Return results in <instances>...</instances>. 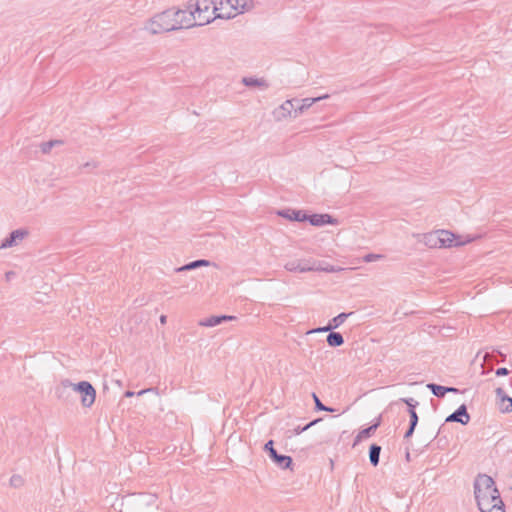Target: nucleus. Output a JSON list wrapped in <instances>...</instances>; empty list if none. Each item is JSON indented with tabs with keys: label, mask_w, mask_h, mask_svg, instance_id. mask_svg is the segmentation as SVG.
<instances>
[{
	"label": "nucleus",
	"mask_w": 512,
	"mask_h": 512,
	"mask_svg": "<svg viewBox=\"0 0 512 512\" xmlns=\"http://www.w3.org/2000/svg\"><path fill=\"white\" fill-rule=\"evenodd\" d=\"M381 450V446L375 443L369 447V460L374 467L379 464Z\"/></svg>",
	"instance_id": "22"
},
{
	"label": "nucleus",
	"mask_w": 512,
	"mask_h": 512,
	"mask_svg": "<svg viewBox=\"0 0 512 512\" xmlns=\"http://www.w3.org/2000/svg\"><path fill=\"white\" fill-rule=\"evenodd\" d=\"M495 394H496L497 399L499 400V402H498L499 410L502 413H510V412H512V398L509 397L505 393L503 388H501V387L496 388Z\"/></svg>",
	"instance_id": "12"
},
{
	"label": "nucleus",
	"mask_w": 512,
	"mask_h": 512,
	"mask_svg": "<svg viewBox=\"0 0 512 512\" xmlns=\"http://www.w3.org/2000/svg\"><path fill=\"white\" fill-rule=\"evenodd\" d=\"M178 13L175 12V8L158 13L145 24L144 29L153 35L179 30L177 25L182 23L177 22Z\"/></svg>",
	"instance_id": "2"
},
{
	"label": "nucleus",
	"mask_w": 512,
	"mask_h": 512,
	"mask_svg": "<svg viewBox=\"0 0 512 512\" xmlns=\"http://www.w3.org/2000/svg\"><path fill=\"white\" fill-rule=\"evenodd\" d=\"M211 265V262L206 259H198L192 262H189L181 267H178L175 269L176 272H184V271H190L194 270L200 267H208Z\"/></svg>",
	"instance_id": "19"
},
{
	"label": "nucleus",
	"mask_w": 512,
	"mask_h": 512,
	"mask_svg": "<svg viewBox=\"0 0 512 512\" xmlns=\"http://www.w3.org/2000/svg\"><path fill=\"white\" fill-rule=\"evenodd\" d=\"M329 96L328 95H323V96H320V97H315V98H304V99H301L299 100V103H296V110H295V115H294V118L298 117L299 115H301L302 113H304L307 109H309L315 102H318L322 99H326L328 98Z\"/></svg>",
	"instance_id": "14"
},
{
	"label": "nucleus",
	"mask_w": 512,
	"mask_h": 512,
	"mask_svg": "<svg viewBox=\"0 0 512 512\" xmlns=\"http://www.w3.org/2000/svg\"><path fill=\"white\" fill-rule=\"evenodd\" d=\"M296 103H299V99H290L282 103L280 107L274 112L276 119L282 120L287 117L294 118Z\"/></svg>",
	"instance_id": "8"
},
{
	"label": "nucleus",
	"mask_w": 512,
	"mask_h": 512,
	"mask_svg": "<svg viewBox=\"0 0 512 512\" xmlns=\"http://www.w3.org/2000/svg\"><path fill=\"white\" fill-rule=\"evenodd\" d=\"M134 394L135 393L133 391H126L125 392V397H132V396H134Z\"/></svg>",
	"instance_id": "43"
},
{
	"label": "nucleus",
	"mask_w": 512,
	"mask_h": 512,
	"mask_svg": "<svg viewBox=\"0 0 512 512\" xmlns=\"http://www.w3.org/2000/svg\"><path fill=\"white\" fill-rule=\"evenodd\" d=\"M400 401L404 402L408 409H414L419 405V402L413 398H401Z\"/></svg>",
	"instance_id": "31"
},
{
	"label": "nucleus",
	"mask_w": 512,
	"mask_h": 512,
	"mask_svg": "<svg viewBox=\"0 0 512 512\" xmlns=\"http://www.w3.org/2000/svg\"><path fill=\"white\" fill-rule=\"evenodd\" d=\"M284 268L289 272H308L318 269L316 262L311 263L310 260H292L284 265Z\"/></svg>",
	"instance_id": "7"
},
{
	"label": "nucleus",
	"mask_w": 512,
	"mask_h": 512,
	"mask_svg": "<svg viewBox=\"0 0 512 512\" xmlns=\"http://www.w3.org/2000/svg\"><path fill=\"white\" fill-rule=\"evenodd\" d=\"M28 232L26 230L17 229L10 233V235L2 242L0 249L12 247L17 244V241L22 240Z\"/></svg>",
	"instance_id": "15"
},
{
	"label": "nucleus",
	"mask_w": 512,
	"mask_h": 512,
	"mask_svg": "<svg viewBox=\"0 0 512 512\" xmlns=\"http://www.w3.org/2000/svg\"><path fill=\"white\" fill-rule=\"evenodd\" d=\"M175 12H179L177 14V22H181L182 24L178 25L179 29L183 28H191L194 26H199L197 23V19L195 18V14L192 9H189V11L181 10V9H175Z\"/></svg>",
	"instance_id": "9"
},
{
	"label": "nucleus",
	"mask_w": 512,
	"mask_h": 512,
	"mask_svg": "<svg viewBox=\"0 0 512 512\" xmlns=\"http://www.w3.org/2000/svg\"><path fill=\"white\" fill-rule=\"evenodd\" d=\"M16 276V273L14 271H8L5 273V279L6 281H11Z\"/></svg>",
	"instance_id": "38"
},
{
	"label": "nucleus",
	"mask_w": 512,
	"mask_h": 512,
	"mask_svg": "<svg viewBox=\"0 0 512 512\" xmlns=\"http://www.w3.org/2000/svg\"><path fill=\"white\" fill-rule=\"evenodd\" d=\"M438 235L440 237V243H439L440 248L458 246L463 243L471 241V239H468L465 242L457 241L456 235L447 230H438Z\"/></svg>",
	"instance_id": "10"
},
{
	"label": "nucleus",
	"mask_w": 512,
	"mask_h": 512,
	"mask_svg": "<svg viewBox=\"0 0 512 512\" xmlns=\"http://www.w3.org/2000/svg\"><path fill=\"white\" fill-rule=\"evenodd\" d=\"M427 388L432 392V394L438 398H443L446 393H448V389L445 386H441L435 383L427 384Z\"/></svg>",
	"instance_id": "25"
},
{
	"label": "nucleus",
	"mask_w": 512,
	"mask_h": 512,
	"mask_svg": "<svg viewBox=\"0 0 512 512\" xmlns=\"http://www.w3.org/2000/svg\"><path fill=\"white\" fill-rule=\"evenodd\" d=\"M264 451L268 453L270 459L282 469H290L292 466V458L287 455L278 454L274 448L273 440H269L264 445Z\"/></svg>",
	"instance_id": "6"
},
{
	"label": "nucleus",
	"mask_w": 512,
	"mask_h": 512,
	"mask_svg": "<svg viewBox=\"0 0 512 512\" xmlns=\"http://www.w3.org/2000/svg\"><path fill=\"white\" fill-rule=\"evenodd\" d=\"M234 318H235L234 316H226V315L211 316L209 318L201 320L199 324L204 327H214V326L221 324L224 321L232 320Z\"/></svg>",
	"instance_id": "20"
},
{
	"label": "nucleus",
	"mask_w": 512,
	"mask_h": 512,
	"mask_svg": "<svg viewBox=\"0 0 512 512\" xmlns=\"http://www.w3.org/2000/svg\"><path fill=\"white\" fill-rule=\"evenodd\" d=\"M153 390H154L153 388L143 389V390L139 391L137 394L140 396V395H143V394L153 391Z\"/></svg>",
	"instance_id": "40"
},
{
	"label": "nucleus",
	"mask_w": 512,
	"mask_h": 512,
	"mask_svg": "<svg viewBox=\"0 0 512 512\" xmlns=\"http://www.w3.org/2000/svg\"><path fill=\"white\" fill-rule=\"evenodd\" d=\"M61 385L62 391L58 395L59 398L63 396L66 389L71 388L74 392L80 394L81 404L83 407L89 408L94 404L96 398V390L90 382L80 381L79 383L74 384L66 379L61 382Z\"/></svg>",
	"instance_id": "4"
},
{
	"label": "nucleus",
	"mask_w": 512,
	"mask_h": 512,
	"mask_svg": "<svg viewBox=\"0 0 512 512\" xmlns=\"http://www.w3.org/2000/svg\"><path fill=\"white\" fill-rule=\"evenodd\" d=\"M316 267L318 269H316L315 271H324V272H329V273H334V272L338 271V269L336 267H334L333 265H326V266L316 265Z\"/></svg>",
	"instance_id": "33"
},
{
	"label": "nucleus",
	"mask_w": 512,
	"mask_h": 512,
	"mask_svg": "<svg viewBox=\"0 0 512 512\" xmlns=\"http://www.w3.org/2000/svg\"><path fill=\"white\" fill-rule=\"evenodd\" d=\"M474 494L481 512H505V505L492 477L480 474L474 481Z\"/></svg>",
	"instance_id": "1"
},
{
	"label": "nucleus",
	"mask_w": 512,
	"mask_h": 512,
	"mask_svg": "<svg viewBox=\"0 0 512 512\" xmlns=\"http://www.w3.org/2000/svg\"><path fill=\"white\" fill-rule=\"evenodd\" d=\"M322 420V418H318V419H315L313 421H311L310 423H308L307 425L301 427V426H297L293 429V433L294 435H299L301 434L302 432L308 430L310 427L314 426L315 424H317L318 422H320Z\"/></svg>",
	"instance_id": "28"
},
{
	"label": "nucleus",
	"mask_w": 512,
	"mask_h": 512,
	"mask_svg": "<svg viewBox=\"0 0 512 512\" xmlns=\"http://www.w3.org/2000/svg\"><path fill=\"white\" fill-rule=\"evenodd\" d=\"M416 427L410 426L408 427L407 431L404 434V439H409L412 437Z\"/></svg>",
	"instance_id": "37"
},
{
	"label": "nucleus",
	"mask_w": 512,
	"mask_h": 512,
	"mask_svg": "<svg viewBox=\"0 0 512 512\" xmlns=\"http://www.w3.org/2000/svg\"><path fill=\"white\" fill-rule=\"evenodd\" d=\"M446 389H448V392H453V393H458L459 390L455 387H446Z\"/></svg>",
	"instance_id": "42"
},
{
	"label": "nucleus",
	"mask_w": 512,
	"mask_h": 512,
	"mask_svg": "<svg viewBox=\"0 0 512 512\" xmlns=\"http://www.w3.org/2000/svg\"><path fill=\"white\" fill-rule=\"evenodd\" d=\"M218 7L217 0H190L188 3V9L193 10L199 26L209 24L217 19Z\"/></svg>",
	"instance_id": "3"
},
{
	"label": "nucleus",
	"mask_w": 512,
	"mask_h": 512,
	"mask_svg": "<svg viewBox=\"0 0 512 512\" xmlns=\"http://www.w3.org/2000/svg\"><path fill=\"white\" fill-rule=\"evenodd\" d=\"M242 83L248 87H262L264 89L268 88V83L263 78H254V77H244L242 79Z\"/></svg>",
	"instance_id": "23"
},
{
	"label": "nucleus",
	"mask_w": 512,
	"mask_h": 512,
	"mask_svg": "<svg viewBox=\"0 0 512 512\" xmlns=\"http://www.w3.org/2000/svg\"><path fill=\"white\" fill-rule=\"evenodd\" d=\"M381 424V417H378L372 425L361 430L355 437L353 446L357 445L362 439L369 438Z\"/></svg>",
	"instance_id": "18"
},
{
	"label": "nucleus",
	"mask_w": 512,
	"mask_h": 512,
	"mask_svg": "<svg viewBox=\"0 0 512 512\" xmlns=\"http://www.w3.org/2000/svg\"><path fill=\"white\" fill-rule=\"evenodd\" d=\"M497 376H506L509 374V370L505 367L498 368L495 372Z\"/></svg>",
	"instance_id": "36"
},
{
	"label": "nucleus",
	"mask_w": 512,
	"mask_h": 512,
	"mask_svg": "<svg viewBox=\"0 0 512 512\" xmlns=\"http://www.w3.org/2000/svg\"><path fill=\"white\" fill-rule=\"evenodd\" d=\"M352 315V313H345V312H342L340 314H338L337 316H335L334 318H332L329 322H328V328L327 329H331V330H334L336 328H338L339 326H341L345 320L350 316Z\"/></svg>",
	"instance_id": "24"
},
{
	"label": "nucleus",
	"mask_w": 512,
	"mask_h": 512,
	"mask_svg": "<svg viewBox=\"0 0 512 512\" xmlns=\"http://www.w3.org/2000/svg\"><path fill=\"white\" fill-rule=\"evenodd\" d=\"M306 221H308L313 226H324L326 224H336L337 220L333 218L329 214H312L307 215Z\"/></svg>",
	"instance_id": "13"
},
{
	"label": "nucleus",
	"mask_w": 512,
	"mask_h": 512,
	"mask_svg": "<svg viewBox=\"0 0 512 512\" xmlns=\"http://www.w3.org/2000/svg\"><path fill=\"white\" fill-rule=\"evenodd\" d=\"M383 258V255L381 254H373V253H370V254H367L363 257V260L364 262L366 263H370V262H374V261H377L379 259Z\"/></svg>",
	"instance_id": "32"
},
{
	"label": "nucleus",
	"mask_w": 512,
	"mask_h": 512,
	"mask_svg": "<svg viewBox=\"0 0 512 512\" xmlns=\"http://www.w3.org/2000/svg\"><path fill=\"white\" fill-rule=\"evenodd\" d=\"M219 19H230L252 7V0H217Z\"/></svg>",
	"instance_id": "5"
},
{
	"label": "nucleus",
	"mask_w": 512,
	"mask_h": 512,
	"mask_svg": "<svg viewBox=\"0 0 512 512\" xmlns=\"http://www.w3.org/2000/svg\"><path fill=\"white\" fill-rule=\"evenodd\" d=\"M21 482H22V479H21V477H20V476H16V475H14V476H12V477H11V479H10V483H11V485H12V486H15V487H16V486H18V485H20V484H21Z\"/></svg>",
	"instance_id": "35"
},
{
	"label": "nucleus",
	"mask_w": 512,
	"mask_h": 512,
	"mask_svg": "<svg viewBox=\"0 0 512 512\" xmlns=\"http://www.w3.org/2000/svg\"><path fill=\"white\" fill-rule=\"evenodd\" d=\"M328 328V324L324 327H318V328H314L310 331H308V334H312V333H324V332H329L331 331V329H327Z\"/></svg>",
	"instance_id": "34"
},
{
	"label": "nucleus",
	"mask_w": 512,
	"mask_h": 512,
	"mask_svg": "<svg viewBox=\"0 0 512 512\" xmlns=\"http://www.w3.org/2000/svg\"><path fill=\"white\" fill-rule=\"evenodd\" d=\"M159 320H160V323L164 325L167 322V316L161 315Z\"/></svg>",
	"instance_id": "41"
},
{
	"label": "nucleus",
	"mask_w": 512,
	"mask_h": 512,
	"mask_svg": "<svg viewBox=\"0 0 512 512\" xmlns=\"http://www.w3.org/2000/svg\"><path fill=\"white\" fill-rule=\"evenodd\" d=\"M408 413H409V417H410L409 425L416 427L418 424V420H419L416 410L408 409Z\"/></svg>",
	"instance_id": "30"
},
{
	"label": "nucleus",
	"mask_w": 512,
	"mask_h": 512,
	"mask_svg": "<svg viewBox=\"0 0 512 512\" xmlns=\"http://www.w3.org/2000/svg\"><path fill=\"white\" fill-rule=\"evenodd\" d=\"M84 168H96L97 165L94 162H87L83 165Z\"/></svg>",
	"instance_id": "39"
},
{
	"label": "nucleus",
	"mask_w": 512,
	"mask_h": 512,
	"mask_svg": "<svg viewBox=\"0 0 512 512\" xmlns=\"http://www.w3.org/2000/svg\"><path fill=\"white\" fill-rule=\"evenodd\" d=\"M156 496L153 494H140V503L146 504V505H155L156 503Z\"/></svg>",
	"instance_id": "29"
},
{
	"label": "nucleus",
	"mask_w": 512,
	"mask_h": 512,
	"mask_svg": "<svg viewBox=\"0 0 512 512\" xmlns=\"http://www.w3.org/2000/svg\"><path fill=\"white\" fill-rule=\"evenodd\" d=\"M278 215L293 221H306L307 214L303 213L301 210L294 209H286L278 211Z\"/></svg>",
	"instance_id": "17"
},
{
	"label": "nucleus",
	"mask_w": 512,
	"mask_h": 512,
	"mask_svg": "<svg viewBox=\"0 0 512 512\" xmlns=\"http://www.w3.org/2000/svg\"><path fill=\"white\" fill-rule=\"evenodd\" d=\"M326 341L330 347H339L344 344L343 335L340 332H335L333 330L329 331Z\"/></svg>",
	"instance_id": "21"
},
{
	"label": "nucleus",
	"mask_w": 512,
	"mask_h": 512,
	"mask_svg": "<svg viewBox=\"0 0 512 512\" xmlns=\"http://www.w3.org/2000/svg\"><path fill=\"white\" fill-rule=\"evenodd\" d=\"M418 237H419L418 241L424 243L428 247H430V248L439 247L440 248V245H439L440 237L438 235V231L424 233V234L418 235Z\"/></svg>",
	"instance_id": "16"
},
{
	"label": "nucleus",
	"mask_w": 512,
	"mask_h": 512,
	"mask_svg": "<svg viewBox=\"0 0 512 512\" xmlns=\"http://www.w3.org/2000/svg\"><path fill=\"white\" fill-rule=\"evenodd\" d=\"M63 140L54 139L40 144V150L43 154H48L53 147L63 145Z\"/></svg>",
	"instance_id": "26"
},
{
	"label": "nucleus",
	"mask_w": 512,
	"mask_h": 512,
	"mask_svg": "<svg viewBox=\"0 0 512 512\" xmlns=\"http://www.w3.org/2000/svg\"><path fill=\"white\" fill-rule=\"evenodd\" d=\"M446 422H458L462 425H466L470 421V415L467 411V407L465 404L459 406L452 414H450L446 420Z\"/></svg>",
	"instance_id": "11"
},
{
	"label": "nucleus",
	"mask_w": 512,
	"mask_h": 512,
	"mask_svg": "<svg viewBox=\"0 0 512 512\" xmlns=\"http://www.w3.org/2000/svg\"><path fill=\"white\" fill-rule=\"evenodd\" d=\"M312 398L314 400V403H315V410L317 411H327V412H333L334 409L333 408H330V407H327L325 406L321 400L319 399V397L316 395V393H312Z\"/></svg>",
	"instance_id": "27"
}]
</instances>
